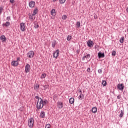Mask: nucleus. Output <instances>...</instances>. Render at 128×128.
<instances>
[{
    "instance_id": "48",
    "label": "nucleus",
    "mask_w": 128,
    "mask_h": 128,
    "mask_svg": "<svg viewBox=\"0 0 128 128\" xmlns=\"http://www.w3.org/2000/svg\"><path fill=\"white\" fill-rule=\"evenodd\" d=\"M53 2H56V0H53Z\"/></svg>"
},
{
    "instance_id": "26",
    "label": "nucleus",
    "mask_w": 128,
    "mask_h": 128,
    "mask_svg": "<svg viewBox=\"0 0 128 128\" xmlns=\"http://www.w3.org/2000/svg\"><path fill=\"white\" fill-rule=\"evenodd\" d=\"M102 84L104 86H106V80H102Z\"/></svg>"
},
{
    "instance_id": "43",
    "label": "nucleus",
    "mask_w": 128,
    "mask_h": 128,
    "mask_svg": "<svg viewBox=\"0 0 128 128\" xmlns=\"http://www.w3.org/2000/svg\"><path fill=\"white\" fill-rule=\"evenodd\" d=\"M94 20H96V18H98V16H96V14H95V15L94 16Z\"/></svg>"
},
{
    "instance_id": "8",
    "label": "nucleus",
    "mask_w": 128,
    "mask_h": 128,
    "mask_svg": "<svg viewBox=\"0 0 128 128\" xmlns=\"http://www.w3.org/2000/svg\"><path fill=\"white\" fill-rule=\"evenodd\" d=\"M34 6H36V2L34 1H31L29 2V6L30 8H34Z\"/></svg>"
},
{
    "instance_id": "45",
    "label": "nucleus",
    "mask_w": 128,
    "mask_h": 128,
    "mask_svg": "<svg viewBox=\"0 0 128 128\" xmlns=\"http://www.w3.org/2000/svg\"><path fill=\"white\" fill-rule=\"evenodd\" d=\"M78 90H79V92H80V94H82V90L79 89Z\"/></svg>"
},
{
    "instance_id": "36",
    "label": "nucleus",
    "mask_w": 128,
    "mask_h": 128,
    "mask_svg": "<svg viewBox=\"0 0 128 128\" xmlns=\"http://www.w3.org/2000/svg\"><path fill=\"white\" fill-rule=\"evenodd\" d=\"M116 54V51H113L112 52V56H114Z\"/></svg>"
},
{
    "instance_id": "25",
    "label": "nucleus",
    "mask_w": 128,
    "mask_h": 128,
    "mask_svg": "<svg viewBox=\"0 0 128 128\" xmlns=\"http://www.w3.org/2000/svg\"><path fill=\"white\" fill-rule=\"evenodd\" d=\"M76 28H80V22H78L76 24Z\"/></svg>"
},
{
    "instance_id": "13",
    "label": "nucleus",
    "mask_w": 128,
    "mask_h": 128,
    "mask_svg": "<svg viewBox=\"0 0 128 128\" xmlns=\"http://www.w3.org/2000/svg\"><path fill=\"white\" fill-rule=\"evenodd\" d=\"M98 56L99 58H104V53H102L100 52L98 53Z\"/></svg>"
},
{
    "instance_id": "40",
    "label": "nucleus",
    "mask_w": 128,
    "mask_h": 128,
    "mask_svg": "<svg viewBox=\"0 0 128 128\" xmlns=\"http://www.w3.org/2000/svg\"><path fill=\"white\" fill-rule=\"evenodd\" d=\"M120 98H122V96H120V94H119L118 96H117V98L118 100H120Z\"/></svg>"
},
{
    "instance_id": "1",
    "label": "nucleus",
    "mask_w": 128,
    "mask_h": 128,
    "mask_svg": "<svg viewBox=\"0 0 128 128\" xmlns=\"http://www.w3.org/2000/svg\"><path fill=\"white\" fill-rule=\"evenodd\" d=\"M35 98L38 100L36 108L38 110H40V108H44V100L42 98H40L38 96H36Z\"/></svg>"
},
{
    "instance_id": "6",
    "label": "nucleus",
    "mask_w": 128,
    "mask_h": 128,
    "mask_svg": "<svg viewBox=\"0 0 128 128\" xmlns=\"http://www.w3.org/2000/svg\"><path fill=\"white\" fill-rule=\"evenodd\" d=\"M87 44L89 48H92V46H94V42L90 40L88 41Z\"/></svg>"
},
{
    "instance_id": "17",
    "label": "nucleus",
    "mask_w": 128,
    "mask_h": 128,
    "mask_svg": "<svg viewBox=\"0 0 128 128\" xmlns=\"http://www.w3.org/2000/svg\"><path fill=\"white\" fill-rule=\"evenodd\" d=\"M28 16H29V18L30 19V20H34V18H34V14H32V15H30V14H28Z\"/></svg>"
},
{
    "instance_id": "15",
    "label": "nucleus",
    "mask_w": 128,
    "mask_h": 128,
    "mask_svg": "<svg viewBox=\"0 0 128 128\" xmlns=\"http://www.w3.org/2000/svg\"><path fill=\"white\" fill-rule=\"evenodd\" d=\"M10 26V22H6V24H2V26Z\"/></svg>"
},
{
    "instance_id": "16",
    "label": "nucleus",
    "mask_w": 128,
    "mask_h": 128,
    "mask_svg": "<svg viewBox=\"0 0 128 128\" xmlns=\"http://www.w3.org/2000/svg\"><path fill=\"white\" fill-rule=\"evenodd\" d=\"M38 12V8H36L33 11V13H32L33 16H36Z\"/></svg>"
},
{
    "instance_id": "24",
    "label": "nucleus",
    "mask_w": 128,
    "mask_h": 128,
    "mask_svg": "<svg viewBox=\"0 0 128 128\" xmlns=\"http://www.w3.org/2000/svg\"><path fill=\"white\" fill-rule=\"evenodd\" d=\"M120 44H124V37H122L120 38Z\"/></svg>"
},
{
    "instance_id": "7",
    "label": "nucleus",
    "mask_w": 128,
    "mask_h": 128,
    "mask_svg": "<svg viewBox=\"0 0 128 128\" xmlns=\"http://www.w3.org/2000/svg\"><path fill=\"white\" fill-rule=\"evenodd\" d=\"M117 88H118V90H124V86L123 85V84H118Z\"/></svg>"
},
{
    "instance_id": "47",
    "label": "nucleus",
    "mask_w": 128,
    "mask_h": 128,
    "mask_svg": "<svg viewBox=\"0 0 128 128\" xmlns=\"http://www.w3.org/2000/svg\"><path fill=\"white\" fill-rule=\"evenodd\" d=\"M20 60V58H18V59H17V60Z\"/></svg>"
},
{
    "instance_id": "35",
    "label": "nucleus",
    "mask_w": 128,
    "mask_h": 128,
    "mask_svg": "<svg viewBox=\"0 0 128 128\" xmlns=\"http://www.w3.org/2000/svg\"><path fill=\"white\" fill-rule=\"evenodd\" d=\"M43 104L44 106V104H48V100H44V101L43 100Z\"/></svg>"
},
{
    "instance_id": "46",
    "label": "nucleus",
    "mask_w": 128,
    "mask_h": 128,
    "mask_svg": "<svg viewBox=\"0 0 128 128\" xmlns=\"http://www.w3.org/2000/svg\"><path fill=\"white\" fill-rule=\"evenodd\" d=\"M126 12H128V7L126 8Z\"/></svg>"
},
{
    "instance_id": "38",
    "label": "nucleus",
    "mask_w": 128,
    "mask_h": 128,
    "mask_svg": "<svg viewBox=\"0 0 128 128\" xmlns=\"http://www.w3.org/2000/svg\"><path fill=\"white\" fill-rule=\"evenodd\" d=\"M10 20V16H8L6 18V20H8V22H9V20Z\"/></svg>"
},
{
    "instance_id": "37",
    "label": "nucleus",
    "mask_w": 128,
    "mask_h": 128,
    "mask_svg": "<svg viewBox=\"0 0 128 128\" xmlns=\"http://www.w3.org/2000/svg\"><path fill=\"white\" fill-rule=\"evenodd\" d=\"M98 74H102V69H99L98 70Z\"/></svg>"
},
{
    "instance_id": "42",
    "label": "nucleus",
    "mask_w": 128,
    "mask_h": 128,
    "mask_svg": "<svg viewBox=\"0 0 128 128\" xmlns=\"http://www.w3.org/2000/svg\"><path fill=\"white\" fill-rule=\"evenodd\" d=\"M36 89L39 88H40V85H38V84L36 85Z\"/></svg>"
},
{
    "instance_id": "31",
    "label": "nucleus",
    "mask_w": 128,
    "mask_h": 128,
    "mask_svg": "<svg viewBox=\"0 0 128 128\" xmlns=\"http://www.w3.org/2000/svg\"><path fill=\"white\" fill-rule=\"evenodd\" d=\"M59 2L61 4H62L66 2V0H59Z\"/></svg>"
},
{
    "instance_id": "12",
    "label": "nucleus",
    "mask_w": 128,
    "mask_h": 128,
    "mask_svg": "<svg viewBox=\"0 0 128 128\" xmlns=\"http://www.w3.org/2000/svg\"><path fill=\"white\" fill-rule=\"evenodd\" d=\"M58 106L59 108H62V106H64V104H62V102H58Z\"/></svg>"
},
{
    "instance_id": "18",
    "label": "nucleus",
    "mask_w": 128,
    "mask_h": 128,
    "mask_svg": "<svg viewBox=\"0 0 128 128\" xmlns=\"http://www.w3.org/2000/svg\"><path fill=\"white\" fill-rule=\"evenodd\" d=\"M69 102H70V104H74V98H71L69 100Z\"/></svg>"
},
{
    "instance_id": "30",
    "label": "nucleus",
    "mask_w": 128,
    "mask_h": 128,
    "mask_svg": "<svg viewBox=\"0 0 128 128\" xmlns=\"http://www.w3.org/2000/svg\"><path fill=\"white\" fill-rule=\"evenodd\" d=\"M68 18V16H66V15H64L62 16V20H66V18Z\"/></svg>"
},
{
    "instance_id": "9",
    "label": "nucleus",
    "mask_w": 128,
    "mask_h": 128,
    "mask_svg": "<svg viewBox=\"0 0 128 128\" xmlns=\"http://www.w3.org/2000/svg\"><path fill=\"white\" fill-rule=\"evenodd\" d=\"M58 54H60V50H57L54 53V58H56L58 56Z\"/></svg>"
},
{
    "instance_id": "4",
    "label": "nucleus",
    "mask_w": 128,
    "mask_h": 128,
    "mask_svg": "<svg viewBox=\"0 0 128 128\" xmlns=\"http://www.w3.org/2000/svg\"><path fill=\"white\" fill-rule=\"evenodd\" d=\"M20 28L22 32H24L26 30V23L22 22L20 24Z\"/></svg>"
},
{
    "instance_id": "11",
    "label": "nucleus",
    "mask_w": 128,
    "mask_h": 128,
    "mask_svg": "<svg viewBox=\"0 0 128 128\" xmlns=\"http://www.w3.org/2000/svg\"><path fill=\"white\" fill-rule=\"evenodd\" d=\"M46 116V112H41L40 114V117L42 118H44Z\"/></svg>"
},
{
    "instance_id": "19",
    "label": "nucleus",
    "mask_w": 128,
    "mask_h": 128,
    "mask_svg": "<svg viewBox=\"0 0 128 128\" xmlns=\"http://www.w3.org/2000/svg\"><path fill=\"white\" fill-rule=\"evenodd\" d=\"M90 58V54H88L86 56H83L82 60H84L85 58Z\"/></svg>"
},
{
    "instance_id": "21",
    "label": "nucleus",
    "mask_w": 128,
    "mask_h": 128,
    "mask_svg": "<svg viewBox=\"0 0 128 128\" xmlns=\"http://www.w3.org/2000/svg\"><path fill=\"white\" fill-rule=\"evenodd\" d=\"M98 112V108L96 107H94L92 108V112H94V114H96Z\"/></svg>"
},
{
    "instance_id": "14",
    "label": "nucleus",
    "mask_w": 128,
    "mask_h": 128,
    "mask_svg": "<svg viewBox=\"0 0 128 128\" xmlns=\"http://www.w3.org/2000/svg\"><path fill=\"white\" fill-rule=\"evenodd\" d=\"M0 38L2 42H6V36L4 35H2L0 36Z\"/></svg>"
},
{
    "instance_id": "34",
    "label": "nucleus",
    "mask_w": 128,
    "mask_h": 128,
    "mask_svg": "<svg viewBox=\"0 0 128 128\" xmlns=\"http://www.w3.org/2000/svg\"><path fill=\"white\" fill-rule=\"evenodd\" d=\"M34 27L35 28H38V24H34Z\"/></svg>"
},
{
    "instance_id": "33",
    "label": "nucleus",
    "mask_w": 128,
    "mask_h": 128,
    "mask_svg": "<svg viewBox=\"0 0 128 128\" xmlns=\"http://www.w3.org/2000/svg\"><path fill=\"white\" fill-rule=\"evenodd\" d=\"M45 128H50V124H46Z\"/></svg>"
},
{
    "instance_id": "29",
    "label": "nucleus",
    "mask_w": 128,
    "mask_h": 128,
    "mask_svg": "<svg viewBox=\"0 0 128 128\" xmlns=\"http://www.w3.org/2000/svg\"><path fill=\"white\" fill-rule=\"evenodd\" d=\"M72 36H68L67 37V40H68V42H70V40H72Z\"/></svg>"
},
{
    "instance_id": "39",
    "label": "nucleus",
    "mask_w": 128,
    "mask_h": 128,
    "mask_svg": "<svg viewBox=\"0 0 128 128\" xmlns=\"http://www.w3.org/2000/svg\"><path fill=\"white\" fill-rule=\"evenodd\" d=\"M48 85L44 86V90H46V88H48Z\"/></svg>"
},
{
    "instance_id": "28",
    "label": "nucleus",
    "mask_w": 128,
    "mask_h": 128,
    "mask_svg": "<svg viewBox=\"0 0 128 128\" xmlns=\"http://www.w3.org/2000/svg\"><path fill=\"white\" fill-rule=\"evenodd\" d=\"M56 41L54 40V42H52V48H54L56 46Z\"/></svg>"
},
{
    "instance_id": "23",
    "label": "nucleus",
    "mask_w": 128,
    "mask_h": 128,
    "mask_svg": "<svg viewBox=\"0 0 128 128\" xmlns=\"http://www.w3.org/2000/svg\"><path fill=\"white\" fill-rule=\"evenodd\" d=\"M124 111L122 110H121L120 114L119 116L120 118H122V116H124Z\"/></svg>"
},
{
    "instance_id": "20",
    "label": "nucleus",
    "mask_w": 128,
    "mask_h": 128,
    "mask_svg": "<svg viewBox=\"0 0 128 128\" xmlns=\"http://www.w3.org/2000/svg\"><path fill=\"white\" fill-rule=\"evenodd\" d=\"M84 95L82 94V93H80V95L78 96L79 100H84Z\"/></svg>"
},
{
    "instance_id": "27",
    "label": "nucleus",
    "mask_w": 128,
    "mask_h": 128,
    "mask_svg": "<svg viewBox=\"0 0 128 128\" xmlns=\"http://www.w3.org/2000/svg\"><path fill=\"white\" fill-rule=\"evenodd\" d=\"M46 74H44V73H43V74H42L41 78H46Z\"/></svg>"
},
{
    "instance_id": "2",
    "label": "nucleus",
    "mask_w": 128,
    "mask_h": 128,
    "mask_svg": "<svg viewBox=\"0 0 128 128\" xmlns=\"http://www.w3.org/2000/svg\"><path fill=\"white\" fill-rule=\"evenodd\" d=\"M29 128H34V118H30L28 120Z\"/></svg>"
},
{
    "instance_id": "3",
    "label": "nucleus",
    "mask_w": 128,
    "mask_h": 128,
    "mask_svg": "<svg viewBox=\"0 0 128 128\" xmlns=\"http://www.w3.org/2000/svg\"><path fill=\"white\" fill-rule=\"evenodd\" d=\"M27 56L29 58H34V51H30L27 54Z\"/></svg>"
},
{
    "instance_id": "49",
    "label": "nucleus",
    "mask_w": 128,
    "mask_h": 128,
    "mask_svg": "<svg viewBox=\"0 0 128 128\" xmlns=\"http://www.w3.org/2000/svg\"><path fill=\"white\" fill-rule=\"evenodd\" d=\"M127 32H128V28L127 29Z\"/></svg>"
},
{
    "instance_id": "32",
    "label": "nucleus",
    "mask_w": 128,
    "mask_h": 128,
    "mask_svg": "<svg viewBox=\"0 0 128 128\" xmlns=\"http://www.w3.org/2000/svg\"><path fill=\"white\" fill-rule=\"evenodd\" d=\"M4 10V8L0 7V16L2 14V11Z\"/></svg>"
},
{
    "instance_id": "44",
    "label": "nucleus",
    "mask_w": 128,
    "mask_h": 128,
    "mask_svg": "<svg viewBox=\"0 0 128 128\" xmlns=\"http://www.w3.org/2000/svg\"><path fill=\"white\" fill-rule=\"evenodd\" d=\"M14 0H10V2H11V4H14Z\"/></svg>"
},
{
    "instance_id": "22",
    "label": "nucleus",
    "mask_w": 128,
    "mask_h": 128,
    "mask_svg": "<svg viewBox=\"0 0 128 128\" xmlns=\"http://www.w3.org/2000/svg\"><path fill=\"white\" fill-rule=\"evenodd\" d=\"M50 14H51L52 16H55L56 15V10L52 9L50 11Z\"/></svg>"
},
{
    "instance_id": "41",
    "label": "nucleus",
    "mask_w": 128,
    "mask_h": 128,
    "mask_svg": "<svg viewBox=\"0 0 128 128\" xmlns=\"http://www.w3.org/2000/svg\"><path fill=\"white\" fill-rule=\"evenodd\" d=\"M87 72H90V68H88Z\"/></svg>"
},
{
    "instance_id": "5",
    "label": "nucleus",
    "mask_w": 128,
    "mask_h": 128,
    "mask_svg": "<svg viewBox=\"0 0 128 128\" xmlns=\"http://www.w3.org/2000/svg\"><path fill=\"white\" fill-rule=\"evenodd\" d=\"M30 64H27L25 67V72H26L28 73V72H30Z\"/></svg>"
},
{
    "instance_id": "10",
    "label": "nucleus",
    "mask_w": 128,
    "mask_h": 128,
    "mask_svg": "<svg viewBox=\"0 0 128 128\" xmlns=\"http://www.w3.org/2000/svg\"><path fill=\"white\" fill-rule=\"evenodd\" d=\"M18 62L17 60L12 61V66H18Z\"/></svg>"
}]
</instances>
